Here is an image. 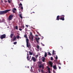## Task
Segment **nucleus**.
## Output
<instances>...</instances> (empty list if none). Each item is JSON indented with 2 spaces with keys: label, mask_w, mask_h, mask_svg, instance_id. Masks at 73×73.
Segmentation results:
<instances>
[{
  "label": "nucleus",
  "mask_w": 73,
  "mask_h": 73,
  "mask_svg": "<svg viewBox=\"0 0 73 73\" xmlns=\"http://www.w3.org/2000/svg\"><path fill=\"white\" fill-rule=\"evenodd\" d=\"M31 59L33 60L34 62H36V58H35L33 56L32 57Z\"/></svg>",
  "instance_id": "7"
},
{
  "label": "nucleus",
  "mask_w": 73,
  "mask_h": 73,
  "mask_svg": "<svg viewBox=\"0 0 73 73\" xmlns=\"http://www.w3.org/2000/svg\"><path fill=\"white\" fill-rule=\"evenodd\" d=\"M19 30L20 31H22V29H19Z\"/></svg>",
  "instance_id": "39"
},
{
  "label": "nucleus",
  "mask_w": 73,
  "mask_h": 73,
  "mask_svg": "<svg viewBox=\"0 0 73 73\" xmlns=\"http://www.w3.org/2000/svg\"><path fill=\"white\" fill-rule=\"evenodd\" d=\"M24 37H25V38H27V35H24Z\"/></svg>",
  "instance_id": "25"
},
{
  "label": "nucleus",
  "mask_w": 73,
  "mask_h": 73,
  "mask_svg": "<svg viewBox=\"0 0 73 73\" xmlns=\"http://www.w3.org/2000/svg\"><path fill=\"white\" fill-rule=\"evenodd\" d=\"M54 61H56V60H54Z\"/></svg>",
  "instance_id": "55"
},
{
  "label": "nucleus",
  "mask_w": 73,
  "mask_h": 73,
  "mask_svg": "<svg viewBox=\"0 0 73 73\" xmlns=\"http://www.w3.org/2000/svg\"><path fill=\"white\" fill-rule=\"evenodd\" d=\"M45 58L44 57H43V59H42L43 62H45Z\"/></svg>",
  "instance_id": "18"
},
{
  "label": "nucleus",
  "mask_w": 73,
  "mask_h": 73,
  "mask_svg": "<svg viewBox=\"0 0 73 73\" xmlns=\"http://www.w3.org/2000/svg\"><path fill=\"white\" fill-rule=\"evenodd\" d=\"M30 36H31L32 41H33V35H32V33L31 32H30Z\"/></svg>",
  "instance_id": "8"
},
{
  "label": "nucleus",
  "mask_w": 73,
  "mask_h": 73,
  "mask_svg": "<svg viewBox=\"0 0 73 73\" xmlns=\"http://www.w3.org/2000/svg\"><path fill=\"white\" fill-rule=\"evenodd\" d=\"M41 72H43V70H41Z\"/></svg>",
  "instance_id": "48"
},
{
  "label": "nucleus",
  "mask_w": 73,
  "mask_h": 73,
  "mask_svg": "<svg viewBox=\"0 0 73 73\" xmlns=\"http://www.w3.org/2000/svg\"><path fill=\"white\" fill-rule=\"evenodd\" d=\"M36 32H37V33H38V34H39V33H38V32L37 31H36Z\"/></svg>",
  "instance_id": "49"
},
{
  "label": "nucleus",
  "mask_w": 73,
  "mask_h": 73,
  "mask_svg": "<svg viewBox=\"0 0 73 73\" xmlns=\"http://www.w3.org/2000/svg\"><path fill=\"white\" fill-rule=\"evenodd\" d=\"M13 10H14V11H17V9L16 8H14V9H13Z\"/></svg>",
  "instance_id": "35"
},
{
  "label": "nucleus",
  "mask_w": 73,
  "mask_h": 73,
  "mask_svg": "<svg viewBox=\"0 0 73 73\" xmlns=\"http://www.w3.org/2000/svg\"><path fill=\"white\" fill-rule=\"evenodd\" d=\"M22 27H23V29H24V28H25V27H24V25H23L22 26Z\"/></svg>",
  "instance_id": "37"
},
{
  "label": "nucleus",
  "mask_w": 73,
  "mask_h": 73,
  "mask_svg": "<svg viewBox=\"0 0 73 73\" xmlns=\"http://www.w3.org/2000/svg\"><path fill=\"white\" fill-rule=\"evenodd\" d=\"M46 73H48L47 72H46Z\"/></svg>",
  "instance_id": "54"
},
{
  "label": "nucleus",
  "mask_w": 73,
  "mask_h": 73,
  "mask_svg": "<svg viewBox=\"0 0 73 73\" xmlns=\"http://www.w3.org/2000/svg\"><path fill=\"white\" fill-rule=\"evenodd\" d=\"M51 60H53V57H51V58H50Z\"/></svg>",
  "instance_id": "29"
},
{
  "label": "nucleus",
  "mask_w": 73,
  "mask_h": 73,
  "mask_svg": "<svg viewBox=\"0 0 73 73\" xmlns=\"http://www.w3.org/2000/svg\"><path fill=\"white\" fill-rule=\"evenodd\" d=\"M48 53L49 56H51V55H52V54H50V53L49 52H48Z\"/></svg>",
  "instance_id": "27"
},
{
  "label": "nucleus",
  "mask_w": 73,
  "mask_h": 73,
  "mask_svg": "<svg viewBox=\"0 0 73 73\" xmlns=\"http://www.w3.org/2000/svg\"><path fill=\"white\" fill-rule=\"evenodd\" d=\"M49 71V72H48L49 73H50V71Z\"/></svg>",
  "instance_id": "47"
},
{
  "label": "nucleus",
  "mask_w": 73,
  "mask_h": 73,
  "mask_svg": "<svg viewBox=\"0 0 73 73\" xmlns=\"http://www.w3.org/2000/svg\"><path fill=\"white\" fill-rule=\"evenodd\" d=\"M20 8H21V9H22V10H23V6H21Z\"/></svg>",
  "instance_id": "33"
},
{
  "label": "nucleus",
  "mask_w": 73,
  "mask_h": 73,
  "mask_svg": "<svg viewBox=\"0 0 73 73\" xmlns=\"http://www.w3.org/2000/svg\"><path fill=\"white\" fill-rule=\"evenodd\" d=\"M8 1L9 3H11V1H10L9 0H8Z\"/></svg>",
  "instance_id": "31"
},
{
  "label": "nucleus",
  "mask_w": 73,
  "mask_h": 73,
  "mask_svg": "<svg viewBox=\"0 0 73 73\" xmlns=\"http://www.w3.org/2000/svg\"><path fill=\"white\" fill-rule=\"evenodd\" d=\"M60 16L58 15L56 17V20L58 21L60 19Z\"/></svg>",
  "instance_id": "11"
},
{
  "label": "nucleus",
  "mask_w": 73,
  "mask_h": 73,
  "mask_svg": "<svg viewBox=\"0 0 73 73\" xmlns=\"http://www.w3.org/2000/svg\"><path fill=\"white\" fill-rule=\"evenodd\" d=\"M64 17H65V16L64 15L60 16V20H61L64 21V20H65L64 19Z\"/></svg>",
  "instance_id": "4"
},
{
  "label": "nucleus",
  "mask_w": 73,
  "mask_h": 73,
  "mask_svg": "<svg viewBox=\"0 0 73 73\" xmlns=\"http://www.w3.org/2000/svg\"><path fill=\"white\" fill-rule=\"evenodd\" d=\"M0 38L1 39H3L6 38V35L5 34L2 35L1 36Z\"/></svg>",
  "instance_id": "5"
},
{
  "label": "nucleus",
  "mask_w": 73,
  "mask_h": 73,
  "mask_svg": "<svg viewBox=\"0 0 73 73\" xmlns=\"http://www.w3.org/2000/svg\"><path fill=\"white\" fill-rule=\"evenodd\" d=\"M40 38H35V39L36 40L37 43L38 42V40H40Z\"/></svg>",
  "instance_id": "13"
},
{
  "label": "nucleus",
  "mask_w": 73,
  "mask_h": 73,
  "mask_svg": "<svg viewBox=\"0 0 73 73\" xmlns=\"http://www.w3.org/2000/svg\"><path fill=\"white\" fill-rule=\"evenodd\" d=\"M19 7H21L23 6V5H22V4H21V3L19 4Z\"/></svg>",
  "instance_id": "22"
},
{
  "label": "nucleus",
  "mask_w": 73,
  "mask_h": 73,
  "mask_svg": "<svg viewBox=\"0 0 73 73\" xmlns=\"http://www.w3.org/2000/svg\"><path fill=\"white\" fill-rule=\"evenodd\" d=\"M49 64L51 66H53V63L52 62H49Z\"/></svg>",
  "instance_id": "12"
},
{
  "label": "nucleus",
  "mask_w": 73,
  "mask_h": 73,
  "mask_svg": "<svg viewBox=\"0 0 73 73\" xmlns=\"http://www.w3.org/2000/svg\"><path fill=\"white\" fill-rule=\"evenodd\" d=\"M26 27H28V25H26Z\"/></svg>",
  "instance_id": "45"
},
{
  "label": "nucleus",
  "mask_w": 73,
  "mask_h": 73,
  "mask_svg": "<svg viewBox=\"0 0 73 73\" xmlns=\"http://www.w3.org/2000/svg\"><path fill=\"white\" fill-rule=\"evenodd\" d=\"M54 52H55L54 51V50H53V51H52V55H53V56L54 55Z\"/></svg>",
  "instance_id": "23"
},
{
  "label": "nucleus",
  "mask_w": 73,
  "mask_h": 73,
  "mask_svg": "<svg viewBox=\"0 0 73 73\" xmlns=\"http://www.w3.org/2000/svg\"><path fill=\"white\" fill-rule=\"evenodd\" d=\"M14 45H16V44H17V42H14Z\"/></svg>",
  "instance_id": "28"
},
{
  "label": "nucleus",
  "mask_w": 73,
  "mask_h": 73,
  "mask_svg": "<svg viewBox=\"0 0 73 73\" xmlns=\"http://www.w3.org/2000/svg\"><path fill=\"white\" fill-rule=\"evenodd\" d=\"M53 73H56V71H55V70H53Z\"/></svg>",
  "instance_id": "38"
},
{
  "label": "nucleus",
  "mask_w": 73,
  "mask_h": 73,
  "mask_svg": "<svg viewBox=\"0 0 73 73\" xmlns=\"http://www.w3.org/2000/svg\"><path fill=\"white\" fill-rule=\"evenodd\" d=\"M12 11L13 13H15V10H12Z\"/></svg>",
  "instance_id": "34"
},
{
  "label": "nucleus",
  "mask_w": 73,
  "mask_h": 73,
  "mask_svg": "<svg viewBox=\"0 0 73 73\" xmlns=\"http://www.w3.org/2000/svg\"><path fill=\"white\" fill-rule=\"evenodd\" d=\"M36 48L37 49H37V51H39V46H38V45H37V46H36Z\"/></svg>",
  "instance_id": "14"
},
{
  "label": "nucleus",
  "mask_w": 73,
  "mask_h": 73,
  "mask_svg": "<svg viewBox=\"0 0 73 73\" xmlns=\"http://www.w3.org/2000/svg\"><path fill=\"white\" fill-rule=\"evenodd\" d=\"M58 58V57H57V56H56L55 59H57Z\"/></svg>",
  "instance_id": "36"
},
{
  "label": "nucleus",
  "mask_w": 73,
  "mask_h": 73,
  "mask_svg": "<svg viewBox=\"0 0 73 73\" xmlns=\"http://www.w3.org/2000/svg\"><path fill=\"white\" fill-rule=\"evenodd\" d=\"M36 57H38V55H36Z\"/></svg>",
  "instance_id": "44"
},
{
  "label": "nucleus",
  "mask_w": 73,
  "mask_h": 73,
  "mask_svg": "<svg viewBox=\"0 0 73 73\" xmlns=\"http://www.w3.org/2000/svg\"><path fill=\"white\" fill-rule=\"evenodd\" d=\"M33 13H35V12H33Z\"/></svg>",
  "instance_id": "50"
},
{
  "label": "nucleus",
  "mask_w": 73,
  "mask_h": 73,
  "mask_svg": "<svg viewBox=\"0 0 73 73\" xmlns=\"http://www.w3.org/2000/svg\"><path fill=\"white\" fill-rule=\"evenodd\" d=\"M31 68H32V67H31Z\"/></svg>",
  "instance_id": "58"
},
{
  "label": "nucleus",
  "mask_w": 73,
  "mask_h": 73,
  "mask_svg": "<svg viewBox=\"0 0 73 73\" xmlns=\"http://www.w3.org/2000/svg\"><path fill=\"white\" fill-rule=\"evenodd\" d=\"M31 14H32V13H31Z\"/></svg>",
  "instance_id": "51"
},
{
  "label": "nucleus",
  "mask_w": 73,
  "mask_h": 73,
  "mask_svg": "<svg viewBox=\"0 0 73 73\" xmlns=\"http://www.w3.org/2000/svg\"><path fill=\"white\" fill-rule=\"evenodd\" d=\"M5 22V20L3 19H0V23H4Z\"/></svg>",
  "instance_id": "9"
},
{
  "label": "nucleus",
  "mask_w": 73,
  "mask_h": 73,
  "mask_svg": "<svg viewBox=\"0 0 73 73\" xmlns=\"http://www.w3.org/2000/svg\"><path fill=\"white\" fill-rule=\"evenodd\" d=\"M43 65L44 64H41V63L40 62L38 64V66L39 67V68H42V65Z\"/></svg>",
  "instance_id": "6"
},
{
  "label": "nucleus",
  "mask_w": 73,
  "mask_h": 73,
  "mask_svg": "<svg viewBox=\"0 0 73 73\" xmlns=\"http://www.w3.org/2000/svg\"><path fill=\"white\" fill-rule=\"evenodd\" d=\"M53 68L55 70L57 69V68L56 67V66H53Z\"/></svg>",
  "instance_id": "16"
},
{
  "label": "nucleus",
  "mask_w": 73,
  "mask_h": 73,
  "mask_svg": "<svg viewBox=\"0 0 73 73\" xmlns=\"http://www.w3.org/2000/svg\"><path fill=\"white\" fill-rule=\"evenodd\" d=\"M46 56H47V53H46V52H45L44 54V57H46Z\"/></svg>",
  "instance_id": "19"
},
{
  "label": "nucleus",
  "mask_w": 73,
  "mask_h": 73,
  "mask_svg": "<svg viewBox=\"0 0 73 73\" xmlns=\"http://www.w3.org/2000/svg\"><path fill=\"white\" fill-rule=\"evenodd\" d=\"M30 57H31V56H30Z\"/></svg>",
  "instance_id": "57"
},
{
  "label": "nucleus",
  "mask_w": 73,
  "mask_h": 73,
  "mask_svg": "<svg viewBox=\"0 0 73 73\" xmlns=\"http://www.w3.org/2000/svg\"><path fill=\"white\" fill-rule=\"evenodd\" d=\"M11 1H12V0H10Z\"/></svg>",
  "instance_id": "56"
},
{
  "label": "nucleus",
  "mask_w": 73,
  "mask_h": 73,
  "mask_svg": "<svg viewBox=\"0 0 73 73\" xmlns=\"http://www.w3.org/2000/svg\"><path fill=\"white\" fill-rule=\"evenodd\" d=\"M27 58L28 59V60L29 61L30 60V59H31V58H30L29 59V55H28V51H27Z\"/></svg>",
  "instance_id": "10"
},
{
  "label": "nucleus",
  "mask_w": 73,
  "mask_h": 73,
  "mask_svg": "<svg viewBox=\"0 0 73 73\" xmlns=\"http://www.w3.org/2000/svg\"><path fill=\"white\" fill-rule=\"evenodd\" d=\"M10 11H11V10H7L4 11H0V15H4L5 13H7V12H9Z\"/></svg>",
  "instance_id": "1"
},
{
  "label": "nucleus",
  "mask_w": 73,
  "mask_h": 73,
  "mask_svg": "<svg viewBox=\"0 0 73 73\" xmlns=\"http://www.w3.org/2000/svg\"><path fill=\"white\" fill-rule=\"evenodd\" d=\"M29 39H31V37H30V36H29Z\"/></svg>",
  "instance_id": "46"
},
{
  "label": "nucleus",
  "mask_w": 73,
  "mask_h": 73,
  "mask_svg": "<svg viewBox=\"0 0 73 73\" xmlns=\"http://www.w3.org/2000/svg\"><path fill=\"white\" fill-rule=\"evenodd\" d=\"M15 29L17 30H18V27L17 26H15Z\"/></svg>",
  "instance_id": "26"
},
{
  "label": "nucleus",
  "mask_w": 73,
  "mask_h": 73,
  "mask_svg": "<svg viewBox=\"0 0 73 73\" xmlns=\"http://www.w3.org/2000/svg\"><path fill=\"white\" fill-rule=\"evenodd\" d=\"M59 69H61V67L59 66Z\"/></svg>",
  "instance_id": "41"
},
{
  "label": "nucleus",
  "mask_w": 73,
  "mask_h": 73,
  "mask_svg": "<svg viewBox=\"0 0 73 73\" xmlns=\"http://www.w3.org/2000/svg\"><path fill=\"white\" fill-rule=\"evenodd\" d=\"M29 52L30 55H32V54H33V53L29 51Z\"/></svg>",
  "instance_id": "20"
},
{
  "label": "nucleus",
  "mask_w": 73,
  "mask_h": 73,
  "mask_svg": "<svg viewBox=\"0 0 73 73\" xmlns=\"http://www.w3.org/2000/svg\"><path fill=\"white\" fill-rule=\"evenodd\" d=\"M36 36H38V35H36Z\"/></svg>",
  "instance_id": "52"
},
{
  "label": "nucleus",
  "mask_w": 73,
  "mask_h": 73,
  "mask_svg": "<svg viewBox=\"0 0 73 73\" xmlns=\"http://www.w3.org/2000/svg\"><path fill=\"white\" fill-rule=\"evenodd\" d=\"M13 15H10L8 18V20L9 21H11V20H12V19H13Z\"/></svg>",
  "instance_id": "3"
},
{
  "label": "nucleus",
  "mask_w": 73,
  "mask_h": 73,
  "mask_svg": "<svg viewBox=\"0 0 73 73\" xmlns=\"http://www.w3.org/2000/svg\"><path fill=\"white\" fill-rule=\"evenodd\" d=\"M42 69H44V65H42Z\"/></svg>",
  "instance_id": "32"
},
{
  "label": "nucleus",
  "mask_w": 73,
  "mask_h": 73,
  "mask_svg": "<svg viewBox=\"0 0 73 73\" xmlns=\"http://www.w3.org/2000/svg\"><path fill=\"white\" fill-rule=\"evenodd\" d=\"M58 64H59V65H61V64L60 63H59Z\"/></svg>",
  "instance_id": "42"
},
{
  "label": "nucleus",
  "mask_w": 73,
  "mask_h": 73,
  "mask_svg": "<svg viewBox=\"0 0 73 73\" xmlns=\"http://www.w3.org/2000/svg\"><path fill=\"white\" fill-rule=\"evenodd\" d=\"M19 37H20V36H19V35H17V38L18 39V38H19Z\"/></svg>",
  "instance_id": "24"
},
{
  "label": "nucleus",
  "mask_w": 73,
  "mask_h": 73,
  "mask_svg": "<svg viewBox=\"0 0 73 73\" xmlns=\"http://www.w3.org/2000/svg\"><path fill=\"white\" fill-rule=\"evenodd\" d=\"M16 37L15 36L14 37V38L13 39V40L15 41V40H16Z\"/></svg>",
  "instance_id": "21"
},
{
  "label": "nucleus",
  "mask_w": 73,
  "mask_h": 73,
  "mask_svg": "<svg viewBox=\"0 0 73 73\" xmlns=\"http://www.w3.org/2000/svg\"><path fill=\"white\" fill-rule=\"evenodd\" d=\"M13 35H14V34H11L10 35V38H12L13 37Z\"/></svg>",
  "instance_id": "15"
},
{
  "label": "nucleus",
  "mask_w": 73,
  "mask_h": 73,
  "mask_svg": "<svg viewBox=\"0 0 73 73\" xmlns=\"http://www.w3.org/2000/svg\"><path fill=\"white\" fill-rule=\"evenodd\" d=\"M19 17L21 18V19H23V17L22 16V14H19Z\"/></svg>",
  "instance_id": "17"
},
{
  "label": "nucleus",
  "mask_w": 73,
  "mask_h": 73,
  "mask_svg": "<svg viewBox=\"0 0 73 73\" xmlns=\"http://www.w3.org/2000/svg\"><path fill=\"white\" fill-rule=\"evenodd\" d=\"M41 44L42 45V46H44L45 45L44 44H42V43H41Z\"/></svg>",
  "instance_id": "40"
},
{
  "label": "nucleus",
  "mask_w": 73,
  "mask_h": 73,
  "mask_svg": "<svg viewBox=\"0 0 73 73\" xmlns=\"http://www.w3.org/2000/svg\"><path fill=\"white\" fill-rule=\"evenodd\" d=\"M27 46L28 48H29V46L31 47V44L29 43V39L28 38L26 39Z\"/></svg>",
  "instance_id": "2"
},
{
  "label": "nucleus",
  "mask_w": 73,
  "mask_h": 73,
  "mask_svg": "<svg viewBox=\"0 0 73 73\" xmlns=\"http://www.w3.org/2000/svg\"><path fill=\"white\" fill-rule=\"evenodd\" d=\"M54 54H55H55H56V53H54Z\"/></svg>",
  "instance_id": "53"
},
{
  "label": "nucleus",
  "mask_w": 73,
  "mask_h": 73,
  "mask_svg": "<svg viewBox=\"0 0 73 73\" xmlns=\"http://www.w3.org/2000/svg\"><path fill=\"white\" fill-rule=\"evenodd\" d=\"M5 3H7V1L5 0Z\"/></svg>",
  "instance_id": "43"
},
{
  "label": "nucleus",
  "mask_w": 73,
  "mask_h": 73,
  "mask_svg": "<svg viewBox=\"0 0 73 73\" xmlns=\"http://www.w3.org/2000/svg\"><path fill=\"white\" fill-rule=\"evenodd\" d=\"M48 71H50V68H48Z\"/></svg>",
  "instance_id": "30"
}]
</instances>
